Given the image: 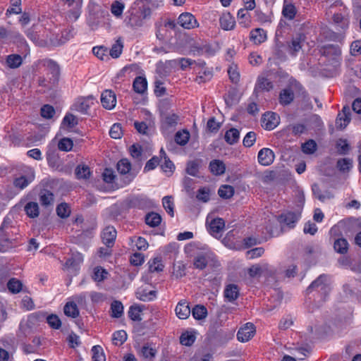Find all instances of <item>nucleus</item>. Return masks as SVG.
Here are the masks:
<instances>
[{
  "label": "nucleus",
  "instance_id": "obj_36",
  "mask_svg": "<svg viewBox=\"0 0 361 361\" xmlns=\"http://www.w3.org/2000/svg\"><path fill=\"white\" fill-rule=\"evenodd\" d=\"M64 314L73 318H75L79 315V310L77 305L74 302H67L63 308Z\"/></svg>",
  "mask_w": 361,
  "mask_h": 361
},
{
  "label": "nucleus",
  "instance_id": "obj_7",
  "mask_svg": "<svg viewBox=\"0 0 361 361\" xmlns=\"http://www.w3.org/2000/svg\"><path fill=\"white\" fill-rule=\"evenodd\" d=\"M94 98L93 96L78 98L73 104L71 109L83 114H87L88 109L94 104Z\"/></svg>",
  "mask_w": 361,
  "mask_h": 361
},
{
  "label": "nucleus",
  "instance_id": "obj_53",
  "mask_svg": "<svg viewBox=\"0 0 361 361\" xmlns=\"http://www.w3.org/2000/svg\"><path fill=\"white\" fill-rule=\"evenodd\" d=\"M337 168L342 172L349 171L353 166V161L350 159L343 158L338 160Z\"/></svg>",
  "mask_w": 361,
  "mask_h": 361
},
{
  "label": "nucleus",
  "instance_id": "obj_30",
  "mask_svg": "<svg viewBox=\"0 0 361 361\" xmlns=\"http://www.w3.org/2000/svg\"><path fill=\"white\" fill-rule=\"evenodd\" d=\"M133 90L138 94H143L147 88V80L141 76L136 77L133 83Z\"/></svg>",
  "mask_w": 361,
  "mask_h": 361
},
{
  "label": "nucleus",
  "instance_id": "obj_11",
  "mask_svg": "<svg viewBox=\"0 0 361 361\" xmlns=\"http://www.w3.org/2000/svg\"><path fill=\"white\" fill-rule=\"evenodd\" d=\"M225 228V221L222 218H215L209 223L208 231L214 237H221Z\"/></svg>",
  "mask_w": 361,
  "mask_h": 361
},
{
  "label": "nucleus",
  "instance_id": "obj_49",
  "mask_svg": "<svg viewBox=\"0 0 361 361\" xmlns=\"http://www.w3.org/2000/svg\"><path fill=\"white\" fill-rule=\"evenodd\" d=\"M161 221V218L160 215L157 213H150L148 214L145 217V222L147 225L155 227L160 224Z\"/></svg>",
  "mask_w": 361,
  "mask_h": 361
},
{
  "label": "nucleus",
  "instance_id": "obj_40",
  "mask_svg": "<svg viewBox=\"0 0 361 361\" xmlns=\"http://www.w3.org/2000/svg\"><path fill=\"white\" fill-rule=\"evenodd\" d=\"M111 317L120 318L123 314V304L118 300L114 301L111 305Z\"/></svg>",
  "mask_w": 361,
  "mask_h": 361
},
{
  "label": "nucleus",
  "instance_id": "obj_59",
  "mask_svg": "<svg viewBox=\"0 0 361 361\" xmlns=\"http://www.w3.org/2000/svg\"><path fill=\"white\" fill-rule=\"evenodd\" d=\"M11 6L6 11V15L19 14L22 10L20 8L21 0H11Z\"/></svg>",
  "mask_w": 361,
  "mask_h": 361
},
{
  "label": "nucleus",
  "instance_id": "obj_61",
  "mask_svg": "<svg viewBox=\"0 0 361 361\" xmlns=\"http://www.w3.org/2000/svg\"><path fill=\"white\" fill-rule=\"evenodd\" d=\"M78 123V118L76 116L71 114H66L64 118H63L62 124L68 128H72L77 126Z\"/></svg>",
  "mask_w": 361,
  "mask_h": 361
},
{
  "label": "nucleus",
  "instance_id": "obj_17",
  "mask_svg": "<svg viewBox=\"0 0 361 361\" xmlns=\"http://www.w3.org/2000/svg\"><path fill=\"white\" fill-rule=\"evenodd\" d=\"M43 66L46 68L48 73L51 75V80L52 83H56L58 81L60 72L59 65L51 59H46L43 61Z\"/></svg>",
  "mask_w": 361,
  "mask_h": 361
},
{
  "label": "nucleus",
  "instance_id": "obj_55",
  "mask_svg": "<svg viewBox=\"0 0 361 361\" xmlns=\"http://www.w3.org/2000/svg\"><path fill=\"white\" fill-rule=\"evenodd\" d=\"M317 143L313 140H309L302 145V151L307 154H312L317 150Z\"/></svg>",
  "mask_w": 361,
  "mask_h": 361
},
{
  "label": "nucleus",
  "instance_id": "obj_2",
  "mask_svg": "<svg viewBox=\"0 0 361 361\" xmlns=\"http://www.w3.org/2000/svg\"><path fill=\"white\" fill-rule=\"evenodd\" d=\"M180 115L174 112H161V130L164 133L173 131L180 121Z\"/></svg>",
  "mask_w": 361,
  "mask_h": 361
},
{
  "label": "nucleus",
  "instance_id": "obj_16",
  "mask_svg": "<svg viewBox=\"0 0 361 361\" xmlns=\"http://www.w3.org/2000/svg\"><path fill=\"white\" fill-rule=\"evenodd\" d=\"M305 41V35L299 34L295 37H293L290 42L288 44V49L289 54L293 56H296L298 52L302 48V43Z\"/></svg>",
  "mask_w": 361,
  "mask_h": 361
},
{
  "label": "nucleus",
  "instance_id": "obj_33",
  "mask_svg": "<svg viewBox=\"0 0 361 361\" xmlns=\"http://www.w3.org/2000/svg\"><path fill=\"white\" fill-rule=\"evenodd\" d=\"M109 272L102 267H95L93 269L92 279L97 282H101L107 279Z\"/></svg>",
  "mask_w": 361,
  "mask_h": 361
},
{
  "label": "nucleus",
  "instance_id": "obj_29",
  "mask_svg": "<svg viewBox=\"0 0 361 361\" xmlns=\"http://www.w3.org/2000/svg\"><path fill=\"white\" fill-rule=\"evenodd\" d=\"M132 203L135 207L140 209L149 208L152 205V200L145 195L135 197L132 200Z\"/></svg>",
  "mask_w": 361,
  "mask_h": 361
},
{
  "label": "nucleus",
  "instance_id": "obj_62",
  "mask_svg": "<svg viewBox=\"0 0 361 361\" xmlns=\"http://www.w3.org/2000/svg\"><path fill=\"white\" fill-rule=\"evenodd\" d=\"M195 340V336L192 333L185 332L182 334L180 337V342L182 345L185 346H190L193 344Z\"/></svg>",
  "mask_w": 361,
  "mask_h": 361
},
{
  "label": "nucleus",
  "instance_id": "obj_45",
  "mask_svg": "<svg viewBox=\"0 0 361 361\" xmlns=\"http://www.w3.org/2000/svg\"><path fill=\"white\" fill-rule=\"evenodd\" d=\"M125 8V4L118 1L112 3L111 6V12L116 18H121Z\"/></svg>",
  "mask_w": 361,
  "mask_h": 361
},
{
  "label": "nucleus",
  "instance_id": "obj_38",
  "mask_svg": "<svg viewBox=\"0 0 361 361\" xmlns=\"http://www.w3.org/2000/svg\"><path fill=\"white\" fill-rule=\"evenodd\" d=\"M23 62L22 57L18 54H11L7 56L6 63L11 68H18Z\"/></svg>",
  "mask_w": 361,
  "mask_h": 361
},
{
  "label": "nucleus",
  "instance_id": "obj_58",
  "mask_svg": "<svg viewBox=\"0 0 361 361\" xmlns=\"http://www.w3.org/2000/svg\"><path fill=\"white\" fill-rule=\"evenodd\" d=\"M267 264L260 265V264H255L252 265L248 269V274L250 277H257L259 276L263 271L267 269Z\"/></svg>",
  "mask_w": 361,
  "mask_h": 361
},
{
  "label": "nucleus",
  "instance_id": "obj_26",
  "mask_svg": "<svg viewBox=\"0 0 361 361\" xmlns=\"http://www.w3.org/2000/svg\"><path fill=\"white\" fill-rule=\"evenodd\" d=\"M136 297L137 299L143 302L152 301L157 298V291L139 289L136 292Z\"/></svg>",
  "mask_w": 361,
  "mask_h": 361
},
{
  "label": "nucleus",
  "instance_id": "obj_46",
  "mask_svg": "<svg viewBox=\"0 0 361 361\" xmlns=\"http://www.w3.org/2000/svg\"><path fill=\"white\" fill-rule=\"evenodd\" d=\"M219 195L224 199H229L234 194V188L231 185H221L218 190Z\"/></svg>",
  "mask_w": 361,
  "mask_h": 361
},
{
  "label": "nucleus",
  "instance_id": "obj_3",
  "mask_svg": "<svg viewBox=\"0 0 361 361\" xmlns=\"http://www.w3.org/2000/svg\"><path fill=\"white\" fill-rule=\"evenodd\" d=\"M330 285V276L326 274H321L310 285L307 291L310 293L312 290L317 289L318 291L321 292L325 298L331 290Z\"/></svg>",
  "mask_w": 361,
  "mask_h": 361
},
{
  "label": "nucleus",
  "instance_id": "obj_54",
  "mask_svg": "<svg viewBox=\"0 0 361 361\" xmlns=\"http://www.w3.org/2000/svg\"><path fill=\"white\" fill-rule=\"evenodd\" d=\"M39 201L44 206H49L52 204L54 202L53 193L48 190H45L44 192H41L39 196Z\"/></svg>",
  "mask_w": 361,
  "mask_h": 361
},
{
  "label": "nucleus",
  "instance_id": "obj_6",
  "mask_svg": "<svg viewBox=\"0 0 361 361\" xmlns=\"http://www.w3.org/2000/svg\"><path fill=\"white\" fill-rule=\"evenodd\" d=\"M178 24L186 30L199 27V23L195 16L188 12L182 13L178 18Z\"/></svg>",
  "mask_w": 361,
  "mask_h": 361
},
{
  "label": "nucleus",
  "instance_id": "obj_15",
  "mask_svg": "<svg viewBox=\"0 0 361 361\" xmlns=\"http://www.w3.org/2000/svg\"><path fill=\"white\" fill-rule=\"evenodd\" d=\"M35 177L34 171L30 169L26 176H21L15 178L13 185L16 188L23 190L34 180Z\"/></svg>",
  "mask_w": 361,
  "mask_h": 361
},
{
  "label": "nucleus",
  "instance_id": "obj_51",
  "mask_svg": "<svg viewBox=\"0 0 361 361\" xmlns=\"http://www.w3.org/2000/svg\"><path fill=\"white\" fill-rule=\"evenodd\" d=\"M123 44L122 41L119 39L115 44H114L109 51V54L112 58L116 59L120 56L122 53Z\"/></svg>",
  "mask_w": 361,
  "mask_h": 361
},
{
  "label": "nucleus",
  "instance_id": "obj_47",
  "mask_svg": "<svg viewBox=\"0 0 361 361\" xmlns=\"http://www.w3.org/2000/svg\"><path fill=\"white\" fill-rule=\"evenodd\" d=\"M190 134L187 130L178 131L175 135V141L179 145H186L189 140Z\"/></svg>",
  "mask_w": 361,
  "mask_h": 361
},
{
  "label": "nucleus",
  "instance_id": "obj_23",
  "mask_svg": "<svg viewBox=\"0 0 361 361\" xmlns=\"http://www.w3.org/2000/svg\"><path fill=\"white\" fill-rule=\"evenodd\" d=\"M83 262V255L75 251L72 252L71 257L68 258L63 264L64 269H75Z\"/></svg>",
  "mask_w": 361,
  "mask_h": 361
},
{
  "label": "nucleus",
  "instance_id": "obj_48",
  "mask_svg": "<svg viewBox=\"0 0 361 361\" xmlns=\"http://www.w3.org/2000/svg\"><path fill=\"white\" fill-rule=\"evenodd\" d=\"M195 319L200 320L207 315V308L203 305H196L191 311Z\"/></svg>",
  "mask_w": 361,
  "mask_h": 361
},
{
  "label": "nucleus",
  "instance_id": "obj_27",
  "mask_svg": "<svg viewBox=\"0 0 361 361\" xmlns=\"http://www.w3.org/2000/svg\"><path fill=\"white\" fill-rule=\"evenodd\" d=\"M273 87L271 82L264 76H259L255 87V92L269 91Z\"/></svg>",
  "mask_w": 361,
  "mask_h": 361
},
{
  "label": "nucleus",
  "instance_id": "obj_1",
  "mask_svg": "<svg viewBox=\"0 0 361 361\" xmlns=\"http://www.w3.org/2000/svg\"><path fill=\"white\" fill-rule=\"evenodd\" d=\"M18 229L11 225L10 221L4 219L0 227V252H5L9 248L16 246Z\"/></svg>",
  "mask_w": 361,
  "mask_h": 361
},
{
  "label": "nucleus",
  "instance_id": "obj_43",
  "mask_svg": "<svg viewBox=\"0 0 361 361\" xmlns=\"http://www.w3.org/2000/svg\"><path fill=\"white\" fill-rule=\"evenodd\" d=\"M335 250L341 254H345L348 250V243L345 238H338L334 242Z\"/></svg>",
  "mask_w": 361,
  "mask_h": 361
},
{
  "label": "nucleus",
  "instance_id": "obj_35",
  "mask_svg": "<svg viewBox=\"0 0 361 361\" xmlns=\"http://www.w3.org/2000/svg\"><path fill=\"white\" fill-rule=\"evenodd\" d=\"M240 137V132L236 128H231L225 133V140L230 145L236 143Z\"/></svg>",
  "mask_w": 361,
  "mask_h": 361
},
{
  "label": "nucleus",
  "instance_id": "obj_8",
  "mask_svg": "<svg viewBox=\"0 0 361 361\" xmlns=\"http://www.w3.org/2000/svg\"><path fill=\"white\" fill-rule=\"evenodd\" d=\"M262 126L268 130L274 129L280 123V118L277 114L268 111L263 114L262 117Z\"/></svg>",
  "mask_w": 361,
  "mask_h": 361
},
{
  "label": "nucleus",
  "instance_id": "obj_56",
  "mask_svg": "<svg viewBox=\"0 0 361 361\" xmlns=\"http://www.w3.org/2000/svg\"><path fill=\"white\" fill-rule=\"evenodd\" d=\"M247 10L246 8H240L237 13L239 24H242L244 27H247L250 23Z\"/></svg>",
  "mask_w": 361,
  "mask_h": 361
},
{
  "label": "nucleus",
  "instance_id": "obj_12",
  "mask_svg": "<svg viewBox=\"0 0 361 361\" xmlns=\"http://www.w3.org/2000/svg\"><path fill=\"white\" fill-rule=\"evenodd\" d=\"M101 103L104 108L111 110L116 104V97L115 93L111 90H104L101 95Z\"/></svg>",
  "mask_w": 361,
  "mask_h": 361
},
{
  "label": "nucleus",
  "instance_id": "obj_52",
  "mask_svg": "<svg viewBox=\"0 0 361 361\" xmlns=\"http://www.w3.org/2000/svg\"><path fill=\"white\" fill-rule=\"evenodd\" d=\"M140 353L145 359L152 360L155 357L157 350L148 345H145L141 348Z\"/></svg>",
  "mask_w": 361,
  "mask_h": 361
},
{
  "label": "nucleus",
  "instance_id": "obj_32",
  "mask_svg": "<svg viewBox=\"0 0 361 361\" xmlns=\"http://www.w3.org/2000/svg\"><path fill=\"white\" fill-rule=\"evenodd\" d=\"M24 210L26 214L32 219L37 217L39 214V205L35 202H27L24 207Z\"/></svg>",
  "mask_w": 361,
  "mask_h": 361
},
{
  "label": "nucleus",
  "instance_id": "obj_42",
  "mask_svg": "<svg viewBox=\"0 0 361 361\" xmlns=\"http://www.w3.org/2000/svg\"><path fill=\"white\" fill-rule=\"evenodd\" d=\"M92 361H106L103 348L100 345H94L92 348Z\"/></svg>",
  "mask_w": 361,
  "mask_h": 361
},
{
  "label": "nucleus",
  "instance_id": "obj_21",
  "mask_svg": "<svg viewBox=\"0 0 361 361\" xmlns=\"http://www.w3.org/2000/svg\"><path fill=\"white\" fill-rule=\"evenodd\" d=\"M177 317L180 319H187L191 312L188 303L185 300H180L175 309Z\"/></svg>",
  "mask_w": 361,
  "mask_h": 361
},
{
  "label": "nucleus",
  "instance_id": "obj_63",
  "mask_svg": "<svg viewBox=\"0 0 361 361\" xmlns=\"http://www.w3.org/2000/svg\"><path fill=\"white\" fill-rule=\"evenodd\" d=\"M73 146V141L70 138L64 137L59 140L58 147L61 151L69 152Z\"/></svg>",
  "mask_w": 361,
  "mask_h": 361
},
{
  "label": "nucleus",
  "instance_id": "obj_37",
  "mask_svg": "<svg viewBox=\"0 0 361 361\" xmlns=\"http://www.w3.org/2000/svg\"><path fill=\"white\" fill-rule=\"evenodd\" d=\"M140 0L135 2L134 6H135V10L139 13L145 20L149 18L151 16V9L148 6L142 5L140 6Z\"/></svg>",
  "mask_w": 361,
  "mask_h": 361
},
{
  "label": "nucleus",
  "instance_id": "obj_50",
  "mask_svg": "<svg viewBox=\"0 0 361 361\" xmlns=\"http://www.w3.org/2000/svg\"><path fill=\"white\" fill-rule=\"evenodd\" d=\"M282 13L285 18L292 20L296 14V8L292 4H284Z\"/></svg>",
  "mask_w": 361,
  "mask_h": 361
},
{
  "label": "nucleus",
  "instance_id": "obj_31",
  "mask_svg": "<svg viewBox=\"0 0 361 361\" xmlns=\"http://www.w3.org/2000/svg\"><path fill=\"white\" fill-rule=\"evenodd\" d=\"M294 99V93L293 91L290 89H284L279 94V102L282 105H288L290 104Z\"/></svg>",
  "mask_w": 361,
  "mask_h": 361
},
{
  "label": "nucleus",
  "instance_id": "obj_60",
  "mask_svg": "<svg viewBox=\"0 0 361 361\" xmlns=\"http://www.w3.org/2000/svg\"><path fill=\"white\" fill-rule=\"evenodd\" d=\"M130 169V162L127 159H122L117 164V170L121 174L128 173Z\"/></svg>",
  "mask_w": 361,
  "mask_h": 361
},
{
  "label": "nucleus",
  "instance_id": "obj_57",
  "mask_svg": "<svg viewBox=\"0 0 361 361\" xmlns=\"http://www.w3.org/2000/svg\"><path fill=\"white\" fill-rule=\"evenodd\" d=\"M75 175L78 178L87 179L90 175V168L85 165H79L75 169Z\"/></svg>",
  "mask_w": 361,
  "mask_h": 361
},
{
  "label": "nucleus",
  "instance_id": "obj_9",
  "mask_svg": "<svg viewBox=\"0 0 361 361\" xmlns=\"http://www.w3.org/2000/svg\"><path fill=\"white\" fill-rule=\"evenodd\" d=\"M351 121V111L348 106H344L336 119V127L343 130L347 127Z\"/></svg>",
  "mask_w": 361,
  "mask_h": 361
},
{
  "label": "nucleus",
  "instance_id": "obj_4",
  "mask_svg": "<svg viewBox=\"0 0 361 361\" xmlns=\"http://www.w3.org/2000/svg\"><path fill=\"white\" fill-rule=\"evenodd\" d=\"M215 257V255L210 250L201 252L194 257L193 266L196 269L202 270L209 264L214 262Z\"/></svg>",
  "mask_w": 361,
  "mask_h": 361
},
{
  "label": "nucleus",
  "instance_id": "obj_18",
  "mask_svg": "<svg viewBox=\"0 0 361 361\" xmlns=\"http://www.w3.org/2000/svg\"><path fill=\"white\" fill-rule=\"evenodd\" d=\"M312 190L314 196L322 202L331 200L334 197L333 192L331 190H326L322 191L320 189L319 185L317 183L312 185Z\"/></svg>",
  "mask_w": 361,
  "mask_h": 361
},
{
  "label": "nucleus",
  "instance_id": "obj_34",
  "mask_svg": "<svg viewBox=\"0 0 361 361\" xmlns=\"http://www.w3.org/2000/svg\"><path fill=\"white\" fill-rule=\"evenodd\" d=\"M7 288L8 290L13 294H17L21 290H25L23 288L22 282L16 278H12L8 281Z\"/></svg>",
  "mask_w": 361,
  "mask_h": 361
},
{
  "label": "nucleus",
  "instance_id": "obj_19",
  "mask_svg": "<svg viewBox=\"0 0 361 361\" xmlns=\"http://www.w3.org/2000/svg\"><path fill=\"white\" fill-rule=\"evenodd\" d=\"M240 290L235 284H228L225 287L224 295L225 299L228 302H234L239 296Z\"/></svg>",
  "mask_w": 361,
  "mask_h": 361
},
{
  "label": "nucleus",
  "instance_id": "obj_20",
  "mask_svg": "<svg viewBox=\"0 0 361 361\" xmlns=\"http://www.w3.org/2000/svg\"><path fill=\"white\" fill-rule=\"evenodd\" d=\"M219 23L223 30H231L235 25V20L230 13H224L219 18Z\"/></svg>",
  "mask_w": 361,
  "mask_h": 361
},
{
  "label": "nucleus",
  "instance_id": "obj_44",
  "mask_svg": "<svg viewBox=\"0 0 361 361\" xmlns=\"http://www.w3.org/2000/svg\"><path fill=\"white\" fill-rule=\"evenodd\" d=\"M127 339V334L124 330H119L113 334L112 341L116 345H122Z\"/></svg>",
  "mask_w": 361,
  "mask_h": 361
},
{
  "label": "nucleus",
  "instance_id": "obj_41",
  "mask_svg": "<svg viewBox=\"0 0 361 361\" xmlns=\"http://www.w3.org/2000/svg\"><path fill=\"white\" fill-rule=\"evenodd\" d=\"M162 204L166 212L173 217L174 216V203L171 196H165L162 199Z\"/></svg>",
  "mask_w": 361,
  "mask_h": 361
},
{
  "label": "nucleus",
  "instance_id": "obj_24",
  "mask_svg": "<svg viewBox=\"0 0 361 361\" xmlns=\"http://www.w3.org/2000/svg\"><path fill=\"white\" fill-rule=\"evenodd\" d=\"M129 23L133 27H140L143 25L145 20L141 18V16L135 10V6L130 8V11Z\"/></svg>",
  "mask_w": 361,
  "mask_h": 361
},
{
  "label": "nucleus",
  "instance_id": "obj_10",
  "mask_svg": "<svg viewBox=\"0 0 361 361\" xmlns=\"http://www.w3.org/2000/svg\"><path fill=\"white\" fill-rule=\"evenodd\" d=\"M255 334V327L253 324L248 322L241 327L237 334V338L240 342H247Z\"/></svg>",
  "mask_w": 361,
  "mask_h": 361
},
{
  "label": "nucleus",
  "instance_id": "obj_39",
  "mask_svg": "<svg viewBox=\"0 0 361 361\" xmlns=\"http://www.w3.org/2000/svg\"><path fill=\"white\" fill-rule=\"evenodd\" d=\"M148 264L150 272H159L164 269V264H162L161 257H155L150 259Z\"/></svg>",
  "mask_w": 361,
  "mask_h": 361
},
{
  "label": "nucleus",
  "instance_id": "obj_28",
  "mask_svg": "<svg viewBox=\"0 0 361 361\" xmlns=\"http://www.w3.org/2000/svg\"><path fill=\"white\" fill-rule=\"evenodd\" d=\"M298 219L299 216L294 212H287L279 216V221L281 223H284L290 227H293Z\"/></svg>",
  "mask_w": 361,
  "mask_h": 361
},
{
  "label": "nucleus",
  "instance_id": "obj_25",
  "mask_svg": "<svg viewBox=\"0 0 361 361\" xmlns=\"http://www.w3.org/2000/svg\"><path fill=\"white\" fill-rule=\"evenodd\" d=\"M250 40L255 44H260L267 39V32L262 28L252 30L250 34Z\"/></svg>",
  "mask_w": 361,
  "mask_h": 361
},
{
  "label": "nucleus",
  "instance_id": "obj_64",
  "mask_svg": "<svg viewBox=\"0 0 361 361\" xmlns=\"http://www.w3.org/2000/svg\"><path fill=\"white\" fill-rule=\"evenodd\" d=\"M47 322L50 327L54 329H59L61 326V322L59 317L51 314L47 317Z\"/></svg>",
  "mask_w": 361,
  "mask_h": 361
},
{
  "label": "nucleus",
  "instance_id": "obj_13",
  "mask_svg": "<svg viewBox=\"0 0 361 361\" xmlns=\"http://www.w3.org/2000/svg\"><path fill=\"white\" fill-rule=\"evenodd\" d=\"M257 159L259 164L267 166L274 162L275 155L271 149L264 147L259 151Z\"/></svg>",
  "mask_w": 361,
  "mask_h": 361
},
{
  "label": "nucleus",
  "instance_id": "obj_5",
  "mask_svg": "<svg viewBox=\"0 0 361 361\" xmlns=\"http://www.w3.org/2000/svg\"><path fill=\"white\" fill-rule=\"evenodd\" d=\"M68 7H73L67 13V18L71 21H76L81 14L82 0H62Z\"/></svg>",
  "mask_w": 361,
  "mask_h": 361
},
{
  "label": "nucleus",
  "instance_id": "obj_14",
  "mask_svg": "<svg viewBox=\"0 0 361 361\" xmlns=\"http://www.w3.org/2000/svg\"><path fill=\"white\" fill-rule=\"evenodd\" d=\"M101 238L104 244L109 247H111L116 238V231L115 228L110 226H106L102 232Z\"/></svg>",
  "mask_w": 361,
  "mask_h": 361
},
{
  "label": "nucleus",
  "instance_id": "obj_22",
  "mask_svg": "<svg viewBox=\"0 0 361 361\" xmlns=\"http://www.w3.org/2000/svg\"><path fill=\"white\" fill-rule=\"evenodd\" d=\"M209 169L214 176H221L226 171V165L221 160L214 159L210 161Z\"/></svg>",
  "mask_w": 361,
  "mask_h": 361
}]
</instances>
